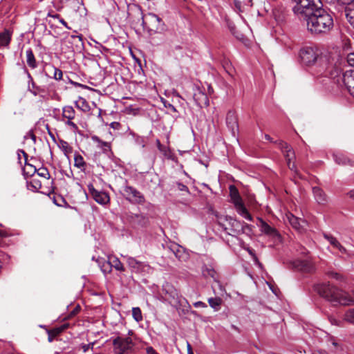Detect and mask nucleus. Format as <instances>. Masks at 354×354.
Returning <instances> with one entry per match:
<instances>
[{
    "mask_svg": "<svg viewBox=\"0 0 354 354\" xmlns=\"http://www.w3.org/2000/svg\"><path fill=\"white\" fill-rule=\"evenodd\" d=\"M332 80L335 83H339L340 80L343 81L350 94L354 97V69L346 71L342 76L340 70L339 77Z\"/></svg>",
    "mask_w": 354,
    "mask_h": 354,
    "instance_id": "1a4fd4ad",
    "label": "nucleus"
},
{
    "mask_svg": "<svg viewBox=\"0 0 354 354\" xmlns=\"http://www.w3.org/2000/svg\"><path fill=\"white\" fill-rule=\"evenodd\" d=\"M28 187H32L33 189L37 190L41 187V184L39 180L32 179V181L28 183Z\"/></svg>",
    "mask_w": 354,
    "mask_h": 354,
    "instance_id": "58836bf2",
    "label": "nucleus"
},
{
    "mask_svg": "<svg viewBox=\"0 0 354 354\" xmlns=\"http://www.w3.org/2000/svg\"><path fill=\"white\" fill-rule=\"evenodd\" d=\"M220 227L222 228V230L224 232H225L229 235H234L233 233H236V232H232L230 230L231 226H230L227 223H225V226H220Z\"/></svg>",
    "mask_w": 354,
    "mask_h": 354,
    "instance_id": "49530a36",
    "label": "nucleus"
},
{
    "mask_svg": "<svg viewBox=\"0 0 354 354\" xmlns=\"http://www.w3.org/2000/svg\"><path fill=\"white\" fill-rule=\"evenodd\" d=\"M66 124L71 127L73 129H76L77 128V125L71 121V120H68L66 122Z\"/></svg>",
    "mask_w": 354,
    "mask_h": 354,
    "instance_id": "5fc2aeb1",
    "label": "nucleus"
},
{
    "mask_svg": "<svg viewBox=\"0 0 354 354\" xmlns=\"http://www.w3.org/2000/svg\"><path fill=\"white\" fill-rule=\"evenodd\" d=\"M21 153L24 156L25 160L26 161L27 160L28 155H27V153L23 149H19L18 151H17V155H18L19 160L21 159V156H21Z\"/></svg>",
    "mask_w": 354,
    "mask_h": 354,
    "instance_id": "603ef678",
    "label": "nucleus"
},
{
    "mask_svg": "<svg viewBox=\"0 0 354 354\" xmlns=\"http://www.w3.org/2000/svg\"><path fill=\"white\" fill-rule=\"evenodd\" d=\"M110 127L113 129L119 130L121 129L122 125L120 122H113L110 124Z\"/></svg>",
    "mask_w": 354,
    "mask_h": 354,
    "instance_id": "8fccbe9b",
    "label": "nucleus"
},
{
    "mask_svg": "<svg viewBox=\"0 0 354 354\" xmlns=\"http://www.w3.org/2000/svg\"><path fill=\"white\" fill-rule=\"evenodd\" d=\"M12 32L8 29H5L0 32V48L8 46L10 42Z\"/></svg>",
    "mask_w": 354,
    "mask_h": 354,
    "instance_id": "5701e85b",
    "label": "nucleus"
},
{
    "mask_svg": "<svg viewBox=\"0 0 354 354\" xmlns=\"http://www.w3.org/2000/svg\"><path fill=\"white\" fill-rule=\"evenodd\" d=\"M328 275L329 277L330 278H333V279H335L337 280H342V277L337 272H330L328 273Z\"/></svg>",
    "mask_w": 354,
    "mask_h": 354,
    "instance_id": "de8ad7c7",
    "label": "nucleus"
},
{
    "mask_svg": "<svg viewBox=\"0 0 354 354\" xmlns=\"http://www.w3.org/2000/svg\"><path fill=\"white\" fill-rule=\"evenodd\" d=\"M102 109L98 107H95V109H92L90 106V115L93 116H96L98 118H101Z\"/></svg>",
    "mask_w": 354,
    "mask_h": 354,
    "instance_id": "4c0bfd02",
    "label": "nucleus"
},
{
    "mask_svg": "<svg viewBox=\"0 0 354 354\" xmlns=\"http://www.w3.org/2000/svg\"><path fill=\"white\" fill-rule=\"evenodd\" d=\"M333 158L335 162L338 165H351L352 161L346 157L345 155L342 153H336L333 155Z\"/></svg>",
    "mask_w": 354,
    "mask_h": 354,
    "instance_id": "bb28decb",
    "label": "nucleus"
},
{
    "mask_svg": "<svg viewBox=\"0 0 354 354\" xmlns=\"http://www.w3.org/2000/svg\"><path fill=\"white\" fill-rule=\"evenodd\" d=\"M26 72L27 73V76L29 79V82H28V89L29 91H30L34 95H37V92L35 91H32V88H35V84L33 81V79L31 76V75L30 74V73L26 70Z\"/></svg>",
    "mask_w": 354,
    "mask_h": 354,
    "instance_id": "f704fd0d",
    "label": "nucleus"
},
{
    "mask_svg": "<svg viewBox=\"0 0 354 354\" xmlns=\"http://www.w3.org/2000/svg\"><path fill=\"white\" fill-rule=\"evenodd\" d=\"M147 354H159L151 346L147 348Z\"/></svg>",
    "mask_w": 354,
    "mask_h": 354,
    "instance_id": "6e6d98bb",
    "label": "nucleus"
},
{
    "mask_svg": "<svg viewBox=\"0 0 354 354\" xmlns=\"http://www.w3.org/2000/svg\"><path fill=\"white\" fill-rule=\"evenodd\" d=\"M8 236V234L3 230H0V245H3V239L7 237Z\"/></svg>",
    "mask_w": 354,
    "mask_h": 354,
    "instance_id": "09e8293b",
    "label": "nucleus"
},
{
    "mask_svg": "<svg viewBox=\"0 0 354 354\" xmlns=\"http://www.w3.org/2000/svg\"><path fill=\"white\" fill-rule=\"evenodd\" d=\"M113 345L115 354H130L135 349V343L131 337L117 336L113 339Z\"/></svg>",
    "mask_w": 354,
    "mask_h": 354,
    "instance_id": "39448f33",
    "label": "nucleus"
},
{
    "mask_svg": "<svg viewBox=\"0 0 354 354\" xmlns=\"http://www.w3.org/2000/svg\"><path fill=\"white\" fill-rule=\"evenodd\" d=\"M346 59L348 65L354 67V53H349L347 55Z\"/></svg>",
    "mask_w": 354,
    "mask_h": 354,
    "instance_id": "a18cd8bd",
    "label": "nucleus"
},
{
    "mask_svg": "<svg viewBox=\"0 0 354 354\" xmlns=\"http://www.w3.org/2000/svg\"><path fill=\"white\" fill-rule=\"evenodd\" d=\"M176 185L178 190H179L180 192H185L187 194H190L189 188L185 185L183 184L182 183L176 182Z\"/></svg>",
    "mask_w": 354,
    "mask_h": 354,
    "instance_id": "a19ab883",
    "label": "nucleus"
},
{
    "mask_svg": "<svg viewBox=\"0 0 354 354\" xmlns=\"http://www.w3.org/2000/svg\"><path fill=\"white\" fill-rule=\"evenodd\" d=\"M287 218L288 219L290 224L292 226V227H294L295 229H296L297 230H299L301 228V227H302L301 223H304V221L295 216L292 214L287 215Z\"/></svg>",
    "mask_w": 354,
    "mask_h": 354,
    "instance_id": "cd10ccee",
    "label": "nucleus"
},
{
    "mask_svg": "<svg viewBox=\"0 0 354 354\" xmlns=\"http://www.w3.org/2000/svg\"><path fill=\"white\" fill-rule=\"evenodd\" d=\"M297 3L293 7L292 10L295 14L301 15L304 12V10L312 6L316 1L315 0H291Z\"/></svg>",
    "mask_w": 354,
    "mask_h": 354,
    "instance_id": "ddd939ff",
    "label": "nucleus"
},
{
    "mask_svg": "<svg viewBox=\"0 0 354 354\" xmlns=\"http://www.w3.org/2000/svg\"><path fill=\"white\" fill-rule=\"evenodd\" d=\"M322 6V1H316L301 15L306 21L308 31L313 34L327 33L333 27V17Z\"/></svg>",
    "mask_w": 354,
    "mask_h": 354,
    "instance_id": "f03ea898",
    "label": "nucleus"
},
{
    "mask_svg": "<svg viewBox=\"0 0 354 354\" xmlns=\"http://www.w3.org/2000/svg\"><path fill=\"white\" fill-rule=\"evenodd\" d=\"M162 102L165 107L169 109L173 112H178L176 107L173 104L168 102L167 100L162 99Z\"/></svg>",
    "mask_w": 354,
    "mask_h": 354,
    "instance_id": "c03bdc74",
    "label": "nucleus"
},
{
    "mask_svg": "<svg viewBox=\"0 0 354 354\" xmlns=\"http://www.w3.org/2000/svg\"><path fill=\"white\" fill-rule=\"evenodd\" d=\"M58 20L62 25L68 28V27L67 26V23L64 21L63 18L59 17Z\"/></svg>",
    "mask_w": 354,
    "mask_h": 354,
    "instance_id": "e2e57ef3",
    "label": "nucleus"
},
{
    "mask_svg": "<svg viewBox=\"0 0 354 354\" xmlns=\"http://www.w3.org/2000/svg\"><path fill=\"white\" fill-rule=\"evenodd\" d=\"M130 221L133 224L136 225L138 226H140V227H145L149 223V220H148L147 217H146L143 214H134L131 215Z\"/></svg>",
    "mask_w": 354,
    "mask_h": 354,
    "instance_id": "412c9836",
    "label": "nucleus"
},
{
    "mask_svg": "<svg viewBox=\"0 0 354 354\" xmlns=\"http://www.w3.org/2000/svg\"><path fill=\"white\" fill-rule=\"evenodd\" d=\"M123 191L126 199L131 203L143 204L145 202L144 195L135 187L125 185L123 187Z\"/></svg>",
    "mask_w": 354,
    "mask_h": 354,
    "instance_id": "6e6552de",
    "label": "nucleus"
},
{
    "mask_svg": "<svg viewBox=\"0 0 354 354\" xmlns=\"http://www.w3.org/2000/svg\"><path fill=\"white\" fill-rule=\"evenodd\" d=\"M248 251L249 252V254L253 257V259L258 263L260 265V263L258 261V259L257 257V256L255 255V253L254 252L253 250L252 249H248Z\"/></svg>",
    "mask_w": 354,
    "mask_h": 354,
    "instance_id": "3c124183",
    "label": "nucleus"
},
{
    "mask_svg": "<svg viewBox=\"0 0 354 354\" xmlns=\"http://www.w3.org/2000/svg\"><path fill=\"white\" fill-rule=\"evenodd\" d=\"M91 261L92 263L91 266L92 267L99 268L104 274L109 273L112 268H114L118 271L124 270V268L121 261L115 257L106 259L105 257H96L94 255L92 257Z\"/></svg>",
    "mask_w": 354,
    "mask_h": 354,
    "instance_id": "20e7f679",
    "label": "nucleus"
},
{
    "mask_svg": "<svg viewBox=\"0 0 354 354\" xmlns=\"http://www.w3.org/2000/svg\"><path fill=\"white\" fill-rule=\"evenodd\" d=\"M314 289L321 297L335 305L350 306L354 304V299L351 296L330 283H317Z\"/></svg>",
    "mask_w": 354,
    "mask_h": 354,
    "instance_id": "7ed1b4c3",
    "label": "nucleus"
},
{
    "mask_svg": "<svg viewBox=\"0 0 354 354\" xmlns=\"http://www.w3.org/2000/svg\"><path fill=\"white\" fill-rule=\"evenodd\" d=\"M344 319L346 322L354 324V309H349L346 312L344 315Z\"/></svg>",
    "mask_w": 354,
    "mask_h": 354,
    "instance_id": "c9c22d12",
    "label": "nucleus"
},
{
    "mask_svg": "<svg viewBox=\"0 0 354 354\" xmlns=\"http://www.w3.org/2000/svg\"><path fill=\"white\" fill-rule=\"evenodd\" d=\"M187 354H194L191 344L187 342Z\"/></svg>",
    "mask_w": 354,
    "mask_h": 354,
    "instance_id": "bf43d9fd",
    "label": "nucleus"
},
{
    "mask_svg": "<svg viewBox=\"0 0 354 354\" xmlns=\"http://www.w3.org/2000/svg\"><path fill=\"white\" fill-rule=\"evenodd\" d=\"M75 104L79 109L84 112L88 111V103L84 97H79V98L75 101Z\"/></svg>",
    "mask_w": 354,
    "mask_h": 354,
    "instance_id": "2f4dec72",
    "label": "nucleus"
},
{
    "mask_svg": "<svg viewBox=\"0 0 354 354\" xmlns=\"http://www.w3.org/2000/svg\"><path fill=\"white\" fill-rule=\"evenodd\" d=\"M48 17L54 18V19H57L60 17L58 14H53V15H52L50 13L48 14Z\"/></svg>",
    "mask_w": 354,
    "mask_h": 354,
    "instance_id": "0e129e2a",
    "label": "nucleus"
},
{
    "mask_svg": "<svg viewBox=\"0 0 354 354\" xmlns=\"http://www.w3.org/2000/svg\"><path fill=\"white\" fill-rule=\"evenodd\" d=\"M82 348L84 352H86L88 350V344H84Z\"/></svg>",
    "mask_w": 354,
    "mask_h": 354,
    "instance_id": "338daca9",
    "label": "nucleus"
},
{
    "mask_svg": "<svg viewBox=\"0 0 354 354\" xmlns=\"http://www.w3.org/2000/svg\"><path fill=\"white\" fill-rule=\"evenodd\" d=\"M91 139L96 144L97 147L100 148L104 152L110 151L111 145L109 142L102 141L96 136H93Z\"/></svg>",
    "mask_w": 354,
    "mask_h": 354,
    "instance_id": "b1692460",
    "label": "nucleus"
},
{
    "mask_svg": "<svg viewBox=\"0 0 354 354\" xmlns=\"http://www.w3.org/2000/svg\"><path fill=\"white\" fill-rule=\"evenodd\" d=\"M90 194L92 196L93 199L99 204L105 205L109 201V196L106 192H98L95 190L91 185Z\"/></svg>",
    "mask_w": 354,
    "mask_h": 354,
    "instance_id": "dca6fc26",
    "label": "nucleus"
},
{
    "mask_svg": "<svg viewBox=\"0 0 354 354\" xmlns=\"http://www.w3.org/2000/svg\"><path fill=\"white\" fill-rule=\"evenodd\" d=\"M230 193L231 201L234 205L237 212L243 218L248 221H252V217L244 205L242 198L238 189L234 185L230 186Z\"/></svg>",
    "mask_w": 354,
    "mask_h": 354,
    "instance_id": "423d86ee",
    "label": "nucleus"
},
{
    "mask_svg": "<svg viewBox=\"0 0 354 354\" xmlns=\"http://www.w3.org/2000/svg\"><path fill=\"white\" fill-rule=\"evenodd\" d=\"M274 143H276L279 146V147L281 149L282 151L286 149H289L290 147V146L286 142L281 140L275 141Z\"/></svg>",
    "mask_w": 354,
    "mask_h": 354,
    "instance_id": "37998d69",
    "label": "nucleus"
},
{
    "mask_svg": "<svg viewBox=\"0 0 354 354\" xmlns=\"http://www.w3.org/2000/svg\"><path fill=\"white\" fill-rule=\"evenodd\" d=\"M324 237L326 239L330 244L335 249L338 250L339 252L343 254L350 256L348 251L339 242V241L330 234H324Z\"/></svg>",
    "mask_w": 354,
    "mask_h": 354,
    "instance_id": "f3484780",
    "label": "nucleus"
},
{
    "mask_svg": "<svg viewBox=\"0 0 354 354\" xmlns=\"http://www.w3.org/2000/svg\"><path fill=\"white\" fill-rule=\"evenodd\" d=\"M68 327V324H63L48 332V341L52 342L53 338Z\"/></svg>",
    "mask_w": 354,
    "mask_h": 354,
    "instance_id": "a878e982",
    "label": "nucleus"
},
{
    "mask_svg": "<svg viewBox=\"0 0 354 354\" xmlns=\"http://www.w3.org/2000/svg\"><path fill=\"white\" fill-rule=\"evenodd\" d=\"M44 71L47 77L56 80H60L63 77L62 71L51 64H46Z\"/></svg>",
    "mask_w": 354,
    "mask_h": 354,
    "instance_id": "4468645a",
    "label": "nucleus"
},
{
    "mask_svg": "<svg viewBox=\"0 0 354 354\" xmlns=\"http://www.w3.org/2000/svg\"><path fill=\"white\" fill-rule=\"evenodd\" d=\"M193 99L196 105L201 108L209 106V102L207 94L202 91L199 88H196L195 89L193 95Z\"/></svg>",
    "mask_w": 354,
    "mask_h": 354,
    "instance_id": "f8f14e48",
    "label": "nucleus"
},
{
    "mask_svg": "<svg viewBox=\"0 0 354 354\" xmlns=\"http://www.w3.org/2000/svg\"><path fill=\"white\" fill-rule=\"evenodd\" d=\"M223 300L220 297H211L208 299L209 306L215 310L218 311L221 309Z\"/></svg>",
    "mask_w": 354,
    "mask_h": 354,
    "instance_id": "7c9ffc66",
    "label": "nucleus"
},
{
    "mask_svg": "<svg viewBox=\"0 0 354 354\" xmlns=\"http://www.w3.org/2000/svg\"><path fill=\"white\" fill-rule=\"evenodd\" d=\"M313 194L315 200L319 205H326L328 202V197L324 191L319 187H313Z\"/></svg>",
    "mask_w": 354,
    "mask_h": 354,
    "instance_id": "6ab92c4d",
    "label": "nucleus"
},
{
    "mask_svg": "<svg viewBox=\"0 0 354 354\" xmlns=\"http://www.w3.org/2000/svg\"><path fill=\"white\" fill-rule=\"evenodd\" d=\"M26 62L28 65L32 68H35L37 67V62L35 58V55L32 53V49L29 48L26 52Z\"/></svg>",
    "mask_w": 354,
    "mask_h": 354,
    "instance_id": "c756f323",
    "label": "nucleus"
},
{
    "mask_svg": "<svg viewBox=\"0 0 354 354\" xmlns=\"http://www.w3.org/2000/svg\"><path fill=\"white\" fill-rule=\"evenodd\" d=\"M203 274L205 275H208V276H209L210 277H212L213 279H215L216 278V271L213 268H206L203 270Z\"/></svg>",
    "mask_w": 354,
    "mask_h": 354,
    "instance_id": "ea45409f",
    "label": "nucleus"
},
{
    "mask_svg": "<svg viewBox=\"0 0 354 354\" xmlns=\"http://www.w3.org/2000/svg\"><path fill=\"white\" fill-rule=\"evenodd\" d=\"M62 115L64 118L72 120L75 116V111L73 108L71 106H66L63 108V113Z\"/></svg>",
    "mask_w": 354,
    "mask_h": 354,
    "instance_id": "473e14b6",
    "label": "nucleus"
},
{
    "mask_svg": "<svg viewBox=\"0 0 354 354\" xmlns=\"http://www.w3.org/2000/svg\"><path fill=\"white\" fill-rule=\"evenodd\" d=\"M345 15L351 25L354 27V3H349L346 8Z\"/></svg>",
    "mask_w": 354,
    "mask_h": 354,
    "instance_id": "c85d7f7f",
    "label": "nucleus"
},
{
    "mask_svg": "<svg viewBox=\"0 0 354 354\" xmlns=\"http://www.w3.org/2000/svg\"><path fill=\"white\" fill-rule=\"evenodd\" d=\"M77 184L80 187V189H82V192L84 194L86 199L88 198V195L86 193V189L83 187L84 184H86V180L79 179V182H77Z\"/></svg>",
    "mask_w": 354,
    "mask_h": 354,
    "instance_id": "79ce46f5",
    "label": "nucleus"
},
{
    "mask_svg": "<svg viewBox=\"0 0 354 354\" xmlns=\"http://www.w3.org/2000/svg\"><path fill=\"white\" fill-rule=\"evenodd\" d=\"M243 3L244 8L251 7L252 5V0H245Z\"/></svg>",
    "mask_w": 354,
    "mask_h": 354,
    "instance_id": "4d7b16f0",
    "label": "nucleus"
},
{
    "mask_svg": "<svg viewBox=\"0 0 354 354\" xmlns=\"http://www.w3.org/2000/svg\"><path fill=\"white\" fill-rule=\"evenodd\" d=\"M38 175L43 176V177H46V175H48V172L46 169H42V171L41 172L38 173Z\"/></svg>",
    "mask_w": 354,
    "mask_h": 354,
    "instance_id": "052dcab7",
    "label": "nucleus"
},
{
    "mask_svg": "<svg viewBox=\"0 0 354 354\" xmlns=\"http://www.w3.org/2000/svg\"><path fill=\"white\" fill-rule=\"evenodd\" d=\"M141 20L143 28L148 29L149 31L158 32L163 30L164 22L156 14L149 13L145 20V16L141 13Z\"/></svg>",
    "mask_w": 354,
    "mask_h": 354,
    "instance_id": "0eeeda50",
    "label": "nucleus"
},
{
    "mask_svg": "<svg viewBox=\"0 0 354 354\" xmlns=\"http://www.w3.org/2000/svg\"><path fill=\"white\" fill-rule=\"evenodd\" d=\"M226 124L233 134H235L236 131H238V120L234 111H230L227 113L226 116Z\"/></svg>",
    "mask_w": 354,
    "mask_h": 354,
    "instance_id": "a211bd4d",
    "label": "nucleus"
},
{
    "mask_svg": "<svg viewBox=\"0 0 354 354\" xmlns=\"http://www.w3.org/2000/svg\"><path fill=\"white\" fill-rule=\"evenodd\" d=\"M71 83L74 84V85H75V86H81V87L84 88H88V86H87L86 85H83L82 84L77 83V82H73V81H71Z\"/></svg>",
    "mask_w": 354,
    "mask_h": 354,
    "instance_id": "680f3d73",
    "label": "nucleus"
},
{
    "mask_svg": "<svg viewBox=\"0 0 354 354\" xmlns=\"http://www.w3.org/2000/svg\"><path fill=\"white\" fill-rule=\"evenodd\" d=\"M194 307L196 308H205L207 307V305L203 303V301H196L194 304Z\"/></svg>",
    "mask_w": 354,
    "mask_h": 354,
    "instance_id": "864d4df0",
    "label": "nucleus"
},
{
    "mask_svg": "<svg viewBox=\"0 0 354 354\" xmlns=\"http://www.w3.org/2000/svg\"><path fill=\"white\" fill-rule=\"evenodd\" d=\"M315 354H327V353L324 351H318L316 353H315Z\"/></svg>",
    "mask_w": 354,
    "mask_h": 354,
    "instance_id": "774afa93",
    "label": "nucleus"
},
{
    "mask_svg": "<svg viewBox=\"0 0 354 354\" xmlns=\"http://www.w3.org/2000/svg\"><path fill=\"white\" fill-rule=\"evenodd\" d=\"M283 153H284L288 168L291 170H294L295 169V165L294 162H292V160L295 158L294 151L290 147L289 149H284Z\"/></svg>",
    "mask_w": 354,
    "mask_h": 354,
    "instance_id": "4be33fe9",
    "label": "nucleus"
},
{
    "mask_svg": "<svg viewBox=\"0 0 354 354\" xmlns=\"http://www.w3.org/2000/svg\"><path fill=\"white\" fill-rule=\"evenodd\" d=\"M156 143H157V147H158V149L161 151H165V147L161 145L159 140H156Z\"/></svg>",
    "mask_w": 354,
    "mask_h": 354,
    "instance_id": "13d9d810",
    "label": "nucleus"
},
{
    "mask_svg": "<svg viewBox=\"0 0 354 354\" xmlns=\"http://www.w3.org/2000/svg\"><path fill=\"white\" fill-rule=\"evenodd\" d=\"M127 262L132 272L136 273L149 272L150 266L133 257H127Z\"/></svg>",
    "mask_w": 354,
    "mask_h": 354,
    "instance_id": "9d476101",
    "label": "nucleus"
},
{
    "mask_svg": "<svg viewBox=\"0 0 354 354\" xmlns=\"http://www.w3.org/2000/svg\"><path fill=\"white\" fill-rule=\"evenodd\" d=\"M299 57L301 63L308 67L313 75H323L330 79L339 77L340 68L333 66L329 55L322 53L315 47L301 48Z\"/></svg>",
    "mask_w": 354,
    "mask_h": 354,
    "instance_id": "f257e3e1",
    "label": "nucleus"
},
{
    "mask_svg": "<svg viewBox=\"0 0 354 354\" xmlns=\"http://www.w3.org/2000/svg\"><path fill=\"white\" fill-rule=\"evenodd\" d=\"M132 315L133 319L138 322L142 320V312L140 308L138 307H134L132 308Z\"/></svg>",
    "mask_w": 354,
    "mask_h": 354,
    "instance_id": "72a5a7b5",
    "label": "nucleus"
},
{
    "mask_svg": "<svg viewBox=\"0 0 354 354\" xmlns=\"http://www.w3.org/2000/svg\"><path fill=\"white\" fill-rule=\"evenodd\" d=\"M234 8L236 11L239 12H243L245 11V8L243 6V3L239 1V0H234L233 1Z\"/></svg>",
    "mask_w": 354,
    "mask_h": 354,
    "instance_id": "e433bc0d",
    "label": "nucleus"
},
{
    "mask_svg": "<svg viewBox=\"0 0 354 354\" xmlns=\"http://www.w3.org/2000/svg\"><path fill=\"white\" fill-rule=\"evenodd\" d=\"M294 266L304 272L310 273L315 270L314 263L308 259L296 260L294 262Z\"/></svg>",
    "mask_w": 354,
    "mask_h": 354,
    "instance_id": "9b49d317",
    "label": "nucleus"
},
{
    "mask_svg": "<svg viewBox=\"0 0 354 354\" xmlns=\"http://www.w3.org/2000/svg\"><path fill=\"white\" fill-rule=\"evenodd\" d=\"M74 161H75V166L79 169H80V171H79V174H80V176L81 177V178H83V172L85 169V165H86V163L84 160V158L82 156L80 155H75V158H74Z\"/></svg>",
    "mask_w": 354,
    "mask_h": 354,
    "instance_id": "393cba45",
    "label": "nucleus"
},
{
    "mask_svg": "<svg viewBox=\"0 0 354 354\" xmlns=\"http://www.w3.org/2000/svg\"><path fill=\"white\" fill-rule=\"evenodd\" d=\"M258 220L260 223L259 227L262 232L272 237H276L279 236V234L276 229L269 225L262 218H258Z\"/></svg>",
    "mask_w": 354,
    "mask_h": 354,
    "instance_id": "aec40b11",
    "label": "nucleus"
},
{
    "mask_svg": "<svg viewBox=\"0 0 354 354\" xmlns=\"http://www.w3.org/2000/svg\"><path fill=\"white\" fill-rule=\"evenodd\" d=\"M225 223L231 226L230 230L232 232H237L236 228L240 226V223L230 216H221L217 217V223L219 226H225Z\"/></svg>",
    "mask_w": 354,
    "mask_h": 354,
    "instance_id": "2eb2a0df",
    "label": "nucleus"
},
{
    "mask_svg": "<svg viewBox=\"0 0 354 354\" xmlns=\"http://www.w3.org/2000/svg\"><path fill=\"white\" fill-rule=\"evenodd\" d=\"M80 310V306H77L72 312H71V314L73 315H75Z\"/></svg>",
    "mask_w": 354,
    "mask_h": 354,
    "instance_id": "69168bd1",
    "label": "nucleus"
}]
</instances>
